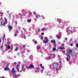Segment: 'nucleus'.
<instances>
[{"label": "nucleus", "mask_w": 78, "mask_h": 78, "mask_svg": "<svg viewBox=\"0 0 78 78\" xmlns=\"http://www.w3.org/2000/svg\"><path fill=\"white\" fill-rule=\"evenodd\" d=\"M3 23H4V24H6V23L4 22H3Z\"/></svg>", "instance_id": "obj_33"}, {"label": "nucleus", "mask_w": 78, "mask_h": 78, "mask_svg": "<svg viewBox=\"0 0 78 78\" xmlns=\"http://www.w3.org/2000/svg\"><path fill=\"white\" fill-rule=\"evenodd\" d=\"M53 51H55V50H56V48H53Z\"/></svg>", "instance_id": "obj_20"}, {"label": "nucleus", "mask_w": 78, "mask_h": 78, "mask_svg": "<svg viewBox=\"0 0 78 78\" xmlns=\"http://www.w3.org/2000/svg\"><path fill=\"white\" fill-rule=\"evenodd\" d=\"M2 14H3V13H2Z\"/></svg>", "instance_id": "obj_45"}, {"label": "nucleus", "mask_w": 78, "mask_h": 78, "mask_svg": "<svg viewBox=\"0 0 78 78\" xmlns=\"http://www.w3.org/2000/svg\"><path fill=\"white\" fill-rule=\"evenodd\" d=\"M37 50H39V49H40V47H39V46L37 47Z\"/></svg>", "instance_id": "obj_18"}, {"label": "nucleus", "mask_w": 78, "mask_h": 78, "mask_svg": "<svg viewBox=\"0 0 78 78\" xmlns=\"http://www.w3.org/2000/svg\"><path fill=\"white\" fill-rule=\"evenodd\" d=\"M36 18H40L41 17V16L39 15H37L36 16Z\"/></svg>", "instance_id": "obj_7"}, {"label": "nucleus", "mask_w": 78, "mask_h": 78, "mask_svg": "<svg viewBox=\"0 0 78 78\" xmlns=\"http://www.w3.org/2000/svg\"><path fill=\"white\" fill-rule=\"evenodd\" d=\"M8 66H9V65L8 64L6 67L4 69V70H9V69L8 67Z\"/></svg>", "instance_id": "obj_4"}, {"label": "nucleus", "mask_w": 78, "mask_h": 78, "mask_svg": "<svg viewBox=\"0 0 78 78\" xmlns=\"http://www.w3.org/2000/svg\"><path fill=\"white\" fill-rule=\"evenodd\" d=\"M49 59H51V58H50V57H49Z\"/></svg>", "instance_id": "obj_40"}, {"label": "nucleus", "mask_w": 78, "mask_h": 78, "mask_svg": "<svg viewBox=\"0 0 78 78\" xmlns=\"http://www.w3.org/2000/svg\"><path fill=\"white\" fill-rule=\"evenodd\" d=\"M24 66H23L22 67V70H24Z\"/></svg>", "instance_id": "obj_13"}, {"label": "nucleus", "mask_w": 78, "mask_h": 78, "mask_svg": "<svg viewBox=\"0 0 78 78\" xmlns=\"http://www.w3.org/2000/svg\"><path fill=\"white\" fill-rule=\"evenodd\" d=\"M71 46H73V44H70Z\"/></svg>", "instance_id": "obj_31"}, {"label": "nucleus", "mask_w": 78, "mask_h": 78, "mask_svg": "<svg viewBox=\"0 0 78 78\" xmlns=\"http://www.w3.org/2000/svg\"><path fill=\"white\" fill-rule=\"evenodd\" d=\"M16 32H17V33H18V32H19V31H16Z\"/></svg>", "instance_id": "obj_44"}, {"label": "nucleus", "mask_w": 78, "mask_h": 78, "mask_svg": "<svg viewBox=\"0 0 78 78\" xmlns=\"http://www.w3.org/2000/svg\"><path fill=\"white\" fill-rule=\"evenodd\" d=\"M66 59L67 60V61H69V58H66Z\"/></svg>", "instance_id": "obj_27"}, {"label": "nucleus", "mask_w": 78, "mask_h": 78, "mask_svg": "<svg viewBox=\"0 0 78 78\" xmlns=\"http://www.w3.org/2000/svg\"><path fill=\"white\" fill-rule=\"evenodd\" d=\"M65 41H67V38H66L65 39Z\"/></svg>", "instance_id": "obj_30"}, {"label": "nucleus", "mask_w": 78, "mask_h": 78, "mask_svg": "<svg viewBox=\"0 0 78 78\" xmlns=\"http://www.w3.org/2000/svg\"><path fill=\"white\" fill-rule=\"evenodd\" d=\"M34 70H38L39 69V68H34Z\"/></svg>", "instance_id": "obj_16"}, {"label": "nucleus", "mask_w": 78, "mask_h": 78, "mask_svg": "<svg viewBox=\"0 0 78 78\" xmlns=\"http://www.w3.org/2000/svg\"><path fill=\"white\" fill-rule=\"evenodd\" d=\"M34 43L35 44H37V41H35L34 42Z\"/></svg>", "instance_id": "obj_29"}, {"label": "nucleus", "mask_w": 78, "mask_h": 78, "mask_svg": "<svg viewBox=\"0 0 78 78\" xmlns=\"http://www.w3.org/2000/svg\"><path fill=\"white\" fill-rule=\"evenodd\" d=\"M12 27V26H10L9 25V30H11Z\"/></svg>", "instance_id": "obj_8"}, {"label": "nucleus", "mask_w": 78, "mask_h": 78, "mask_svg": "<svg viewBox=\"0 0 78 78\" xmlns=\"http://www.w3.org/2000/svg\"><path fill=\"white\" fill-rule=\"evenodd\" d=\"M13 64H16V62H14Z\"/></svg>", "instance_id": "obj_37"}, {"label": "nucleus", "mask_w": 78, "mask_h": 78, "mask_svg": "<svg viewBox=\"0 0 78 78\" xmlns=\"http://www.w3.org/2000/svg\"><path fill=\"white\" fill-rule=\"evenodd\" d=\"M40 30V29H38V31H40V30Z\"/></svg>", "instance_id": "obj_38"}, {"label": "nucleus", "mask_w": 78, "mask_h": 78, "mask_svg": "<svg viewBox=\"0 0 78 78\" xmlns=\"http://www.w3.org/2000/svg\"><path fill=\"white\" fill-rule=\"evenodd\" d=\"M25 37V35H23V37L24 38V37Z\"/></svg>", "instance_id": "obj_23"}, {"label": "nucleus", "mask_w": 78, "mask_h": 78, "mask_svg": "<svg viewBox=\"0 0 78 78\" xmlns=\"http://www.w3.org/2000/svg\"><path fill=\"white\" fill-rule=\"evenodd\" d=\"M16 68L17 71H19V65H17Z\"/></svg>", "instance_id": "obj_6"}, {"label": "nucleus", "mask_w": 78, "mask_h": 78, "mask_svg": "<svg viewBox=\"0 0 78 78\" xmlns=\"http://www.w3.org/2000/svg\"><path fill=\"white\" fill-rule=\"evenodd\" d=\"M16 72H17V71H14V68H13L12 69V70L11 71V73H12L13 74H16Z\"/></svg>", "instance_id": "obj_1"}, {"label": "nucleus", "mask_w": 78, "mask_h": 78, "mask_svg": "<svg viewBox=\"0 0 78 78\" xmlns=\"http://www.w3.org/2000/svg\"><path fill=\"white\" fill-rule=\"evenodd\" d=\"M76 47L78 48V44H77L76 45Z\"/></svg>", "instance_id": "obj_28"}, {"label": "nucleus", "mask_w": 78, "mask_h": 78, "mask_svg": "<svg viewBox=\"0 0 78 78\" xmlns=\"http://www.w3.org/2000/svg\"><path fill=\"white\" fill-rule=\"evenodd\" d=\"M1 19H2V18H1Z\"/></svg>", "instance_id": "obj_46"}, {"label": "nucleus", "mask_w": 78, "mask_h": 78, "mask_svg": "<svg viewBox=\"0 0 78 78\" xmlns=\"http://www.w3.org/2000/svg\"><path fill=\"white\" fill-rule=\"evenodd\" d=\"M18 50H19V48H16L15 50V51H17Z\"/></svg>", "instance_id": "obj_14"}, {"label": "nucleus", "mask_w": 78, "mask_h": 78, "mask_svg": "<svg viewBox=\"0 0 78 78\" xmlns=\"http://www.w3.org/2000/svg\"><path fill=\"white\" fill-rule=\"evenodd\" d=\"M63 53H65V51H63Z\"/></svg>", "instance_id": "obj_34"}, {"label": "nucleus", "mask_w": 78, "mask_h": 78, "mask_svg": "<svg viewBox=\"0 0 78 78\" xmlns=\"http://www.w3.org/2000/svg\"><path fill=\"white\" fill-rule=\"evenodd\" d=\"M57 37L58 39H60V37H61V36H60V35H58L57 36Z\"/></svg>", "instance_id": "obj_11"}, {"label": "nucleus", "mask_w": 78, "mask_h": 78, "mask_svg": "<svg viewBox=\"0 0 78 78\" xmlns=\"http://www.w3.org/2000/svg\"><path fill=\"white\" fill-rule=\"evenodd\" d=\"M44 39L46 41H44V44H47V43H48V39L46 37L44 38Z\"/></svg>", "instance_id": "obj_3"}, {"label": "nucleus", "mask_w": 78, "mask_h": 78, "mask_svg": "<svg viewBox=\"0 0 78 78\" xmlns=\"http://www.w3.org/2000/svg\"><path fill=\"white\" fill-rule=\"evenodd\" d=\"M45 28H43L41 30V31H45Z\"/></svg>", "instance_id": "obj_12"}, {"label": "nucleus", "mask_w": 78, "mask_h": 78, "mask_svg": "<svg viewBox=\"0 0 78 78\" xmlns=\"http://www.w3.org/2000/svg\"><path fill=\"white\" fill-rule=\"evenodd\" d=\"M2 40H0V42H1V41Z\"/></svg>", "instance_id": "obj_43"}, {"label": "nucleus", "mask_w": 78, "mask_h": 78, "mask_svg": "<svg viewBox=\"0 0 78 78\" xmlns=\"http://www.w3.org/2000/svg\"><path fill=\"white\" fill-rule=\"evenodd\" d=\"M31 20H27V22H31Z\"/></svg>", "instance_id": "obj_19"}, {"label": "nucleus", "mask_w": 78, "mask_h": 78, "mask_svg": "<svg viewBox=\"0 0 78 78\" xmlns=\"http://www.w3.org/2000/svg\"><path fill=\"white\" fill-rule=\"evenodd\" d=\"M69 54L70 55H71L73 57V51H72L71 50L69 49Z\"/></svg>", "instance_id": "obj_2"}, {"label": "nucleus", "mask_w": 78, "mask_h": 78, "mask_svg": "<svg viewBox=\"0 0 78 78\" xmlns=\"http://www.w3.org/2000/svg\"><path fill=\"white\" fill-rule=\"evenodd\" d=\"M67 56H68V58H71V57H70V55H69V53H67Z\"/></svg>", "instance_id": "obj_10"}, {"label": "nucleus", "mask_w": 78, "mask_h": 78, "mask_svg": "<svg viewBox=\"0 0 78 78\" xmlns=\"http://www.w3.org/2000/svg\"><path fill=\"white\" fill-rule=\"evenodd\" d=\"M13 77L14 78H15L16 77H17V76L16 75H14L13 76Z\"/></svg>", "instance_id": "obj_21"}, {"label": "nucleus", "mask_w": 78, "mask_h": 78, "mask_svg": "<svg viewBox=\"0 0 78 78\" xmlns=\"http://www.w3.org/2000/svg\"><path fill=\"white\" fill-rule=\"evenodd\" d=\"M42 66V64L40 65L41 66Z\"/></svg>", "instance_id": "obj_39"}, {"label": "nucleus", "mask_w": 78, "mask_h": 78, "mask_svg": "<svg viewBox=\"0 0 78 78\" xmlns=\"http://www.w3.org/2000/svg\"><path fill=\"white\" fill-rule=\"evenodd\" d=\"M3 44H2V46H0V47H1V48H3Z\"/></svg>", "instance_id": "obj_26"}, {"label": "nucleus", "mask_w": 78, "mask_h": 78, "mask_svg": "<svg viewBox=\"0 0 78 78\" xmlns=\"http://www.w3.org/2000/svg\"><path fill=\"white\" fill-rule=\"evenodd\" d=\"M7 48H9V49L11 47H10V46H9V45H8Z\"/></svg>", "instance_id": "obj_17"}, {"label": "nucleus", "mask_w": 78, "mask_h": 78, "mask_svg": "<svg viewBox=\"0 0 78 78\" xmlns=\"http://www.w3.org/2000/svg\"><path fill=\"white\" fill-rule=\"evenodd\" d=\"M5 78V77L3 76L2 77H0V78Z\"/></svg>", "instance_id": "obj_36"}, {"label": "nucleus", "mask_w": 78, "mask_h": 78, "mask_svg": "<svg viewBox=\"0 0 78 78\" xmlns=\"http://www.w3.org/2000/svg\"><path fill=\"white\" fill-rule=\"evenodd\" d=\"M0 14H2V13L1 12H0Z\"/></svg>", "instance_id": "obj_42"}, {"label": "nucleus", "mask_w": 78, "mask_h": 78, "mask_svg": "<svg viewBox=\"0 0 78 78\" xmlns=\"http://www.w3.org/2000/svg\"><path fill=\"white\" fill-rule=\"evenodd\" d=\"M1 25H3V23H1Z\"/></svg>", "instance_id": "obj_32"}, {"label": "nucleus", "mask_w": 78, "mask_h": 78, "mask_svg": "<svg viewBox=\"0 0 78 78\" xmlns=\"http://www.w3.org/2000/svg\"><path fill=\"white\" fill-rule=\"evenodd\" d=\"M41 34V35H44V33H42Z\"/></svg>", "instance_id": "obj_24"}, {"label": "nucleus", "mask_w": 78, "mask_h": 78, "mask_svg": "<svg viewBox=\"0 0 78 78\" xmlns=\"http://www.w3.org/2000/svg\"><path fill=\"white\" fill-rule=\"evenodd\" d=\"M59 49H65V48H62V47H60L59 48Z\"/></svg>", "instance_id": "obj_15"}, {"label": "nucleus", "mask_w": 78, "mask_h": 78, "mask_svg": "<svg viewBox=\"0 0 78 78\" xmlns=\"http://www.w3.org/2000/svg\"><path fill=\"white\" fill-rule=\"evenodd\" d=\"M26 47V45H23V48H25V47Z\"/></svg>", "instance_id": "obj_25"}, {"label": "nucleus", "mask_w": 78, "mask_h": 78, "mask_svg": "<svg viewBox=\"0 0 78 78\" xmlns=\"http://www.w3.org/2000/svg\"><path fill=\"white\" fill-rule=\"evenodd\" d=\"M29 69H31V68H34V66L33 64H31L29 66Z\"/></svg>", "instance_id": "obj_5"}, {"label": "nucleus", "mask_w": 78, "mask_h": 78, "mask_svg": "<svg viewBox=\"0 0 78 78\" xmlns=\"http://www.w3.org/2000/svg\"><path fill=\"white\" fill-rule=\"evenodd\" d=\"M51 43H55V40H51Z\"/></svg>", "instance_id": "obj_9"}, {"label": "nucleus", "mask_w": 78, "mask_h": 78, "mask_svg": "<svg viewBox=\"0 0 78 78\" xmlns=\"http://www.w3.org/2000/svg\"><path fill=\"white\" fill-rule=\"evenodd\" d=\"M5 21L6 22H7V19L5 18Z\"/></svg>", "instance_id": "obj_22"}, {"label": "nucleus", "mask_w": 78, "mask_h": 78, "mask_svg": "<svg viewBox=\"0 0 78 78\" xmlns=\"http://www.w3.org/2000/svg\"><path fill=\"white\" fill-rule=\"evenodd\" d=\"M41 68H42V69H44V68L43 67V66H42V67H41Z\"/></svg>", "instance_id": "obj_35"}, {"label": "nucleus", "mask_w": 78, "mask_h": 78, "mask_svg": "<svg viewBox=\"0 0 78 78\" xmlns=\"http://www.w3.org/2000/svg\"><path fill=\"white\" fill-rule=\"evenodd\" d=\"M17 36V34H15V36Z\"/></svg>", "instance_id": "obj_41"}]
</instances>
